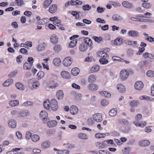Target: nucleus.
<instances>
[{
    "mask_svg": "<svg viewBox=\"0 0 154 154\" xmlns=\"http://www.w3.org/2000/svg\"><path fill=\"white\" fill-rule=\"evenodd\" d=\"M129 72L125 69L122 70L120 73V76L122 80H124L127 79L129 76Z\"/></svg>",
    "mask_w": 154,
    "mask_h": 154,
    "instance_id": "nucleus-1",
    "label": "nucleus"
},
{
    "mask_svg": "<svg viewBox=\"0 0 154 154\" xmlns=\"http://www.w3.org/2000/svg\"><path fill=\"white\" fill-rule=\"evenodd\" d=\"M50 107L53 111H57L58 108V105L57 102L55 99H52L50 103Z\"/></svg>",
    "mask_w": 154,
    "mask_h": 154,
    "instance_id": "nucleus-2",
    "label": "nucleus"
},
{
    "mask_svg": "<svg viewBox=\"0 0 154 154\" xmlns=\"http://www.w3.org/2000/svg\"><path fill=\"white\" fill-rule=\"evenodd\" d=\"M39 116L40 117L43 118V123H45L48 119L47 118L48 116V113L45 111H42L40 112Z\"/></svg>",
    "mask_w": 154,
    "mask_h": 154,
    "instance_id": "nucleus-3",
    "label": "nucleus"
},
{
    "mask_svg": "<svg viewBox=\"0 0 154 154\" xmlns=\"http://www.w3.org/2000/svg\"><path fill=\"white\" fill-rule=\"evenodd\" d=\"M143 87V84L141 81H138L136 82L134 84V88L137 90H141Z\"/></svg>",
    "mask_w": 154,
    "mask_h": 154,
    "instance_id": "nucleus-4",
    "label": "nucleus"
},
{
    "mask_svg": "<svg viewBox=\"0 0 154 154\" xmlns=\"http://www.w3.org/2000/svg\"><path fill=\"white\" fill-rule=\"evenodd\" d=\"M71 58L70 57H68L65 58L63 62V65L65 66H70L72 63Z\"/></svg>",
    "mask_w": 154,
    "mask_h": 154,
    "instance_id": "nucleus-5",
    "label": "nucleus"
},
{
    "mask_svg": "<svg viewBox=\"0 0 154 154\" xmlns=\"http://www.w3.org/2000/svg\"><path fill=\"white\" fill-rule=\"evenodd\" d=\"M93 119L97 122H99L102 120V116L100 113L95 114L93 116Z\"/></svg>",
    "mask_w": 154,
    "mask_h": 154,
    "instance_id": "nucleus-6",
    "label": "nucleus"
},
{
    "mask_svg": "<svg viewBox=\"0 0 154 154\" xmlns=\"http://www.w3.org/2000/svg\"><path fill=\"white\" fill-rule=\"evenodd\" d=\"M128 35L129 36L132 37H137L139 36L138 32L134 30L129 31L128 32Z\"/></svg>",
    "mask_w": 154,
    "mask_h": 154,
    "instance_id": "nucleus-7",
    "label": "nucleus"
},
{
    "mask_svg": "<svg viewBox=\"0 0 154 154\" xmlns=\"http://www.w3.org/2000/svg\"><path fill=\"white\" fill-rule=\"evenodd\" d=\"M122 5L128 9H131L134 7L133 4L126 1H124L122 3Z\"/></svg>",
    "mask_w": 154,
    "mask_h": 154,
    "instance_id": "nucleus-8",
    "label": "nucleus"
},
{
    "mask_svg": "<svg viewBox=\"0 0 154 154\" xmlns=\"http://www.w3.org/2000/svg\"><path fill=\"white\" fill-rule=\"evenodd\" d=\"M50 41L53 44H56L58 42V38L55 34H53L51 37Z\"/></svg>",
    "mask_w": 154,
    "mask_h": 154,
    "instance_id": "nucleus-9",
    "label": "nucleus"
},
{
    "mask_svg": "<svg viewBox=\"0 0 154 154\" xmlns=\"http://www.w3.org/2000/svg\"><path fill=\"white\" fill-rule=\"evenodd\" d=\"M57 10V6L56 5H51L49 8L48 11L51 13H55Z\"/></svg>",
    "mask_w": 154,
    "mask_h": 154,
    "instance_id": "nucleus-10",
    "label": "nucleus"
},
{
    "mask_svg": "<svg viewBox=\"0 0 154 154\" xmlns=\"http://www.w3.org/2000/svg\"><path fill=\"white\" fill-rule=\"evenodd\" d=\"M150 144V142L147 140H140L139 143V145L141 146H146Z\"/></svg>",
    "mask_w": 154,
    "mask_h": 154,
    "instance_id": "nucleus-11",
    "label": "nucleus"
},
{
    "mask_svg": "<svg viewBox=\"0 0 154 154\" xmlns=\"http://www.w3.org/2000/svg\"><path fill=\"white\" fill-rule=\"evenodd\" d=\"M8 124L10 127L12 128H15L17 125L16 121L13 119H10L8 122Z\"/></svg>",
    "mask_w": 154,
    "mask_h": 154,
    "instance_id": "nucleus-12",
    "label": "nucleus"
},
{
    "mask_svg": "<svg viewBox=\"0 0 154 154\" xmlns=\"http://www.w3.org/2000/svg\"><path fill=\"white\" fill-rule=\"evenodd\" d=\"M112 19L114 21H119L123 20V18L118 14H113L112 17Z\"/></svg>",
    "mask_w": 154,
    "mask_h": 154,
    "instance_id": "nucleus-13",
    "label": "nucleus"
},
{
    "mask_svg": "<svg viewBox=\"0 0 154 154\" xmlns=\"http://www.w3.org/2000/svg\"><path fill=\"white\" fill-rule=\"evenodd\" d=\"M70 111L71 113L73 115L76 114L78 111V108L75 106H71L70 109Z\"/></svg>",
    "mask_w": 154,
    "mask_h": 154,
    "instance_id": "nucleus-14",
    "label": "nucleus"
},
{
    "mask_svg": "<svg viewBox=\"0 0 154 154\" xmlns=\"http://www.w3.org/2000/svg\"><path fill=\"white\" fill-rule=\"evenodd\" d=\"M61 75L63 78L66 79H69L70 78V74L68 72L65 71H62L61 73Z\"/></svg>",
    "mask_w": 154,
    "mask_h": 154,
    "instance_id": "nucleus-15",
    "label": "nucleus"
},
{
    "mask_svg": "<svg viewBox=\"0 0 154 154\" xmlns=\"http://www.w3.org/2000/svg\"><path fill=\"white\" fill-rule=\"evenodd\" d=\"M117 88L119 92L122 93H124L126 90L124 86L121 83H119L117 85Z\"/></svg>",
    "mask_w": 154,
    "mask_h": 154,
    "instance_id": "nucleus-16",
    "label": "nucleus"
},
{
    "mask_svg": "<svg viewBox=\"0 0 154 154\" xmlns=\"http://www.w3.org/2000/svg\"><path fill=\"white\" fill-rule=\"evenodd\" d=\"M87 49V45L84 43H82L79 46V49L82 52L85 51Z\"/></svg>",
    "mask_w": 154,
    "mask_h": 154,
    "instance_id": "nucleus-17",
    "label": "nucleus"
},
{
    "mask_svg": "<svg viewBox=\"0 0 154 154\" xmlns=\"http://www.w3.org/2000/svg\"><path fill=\"white\" fill-rule=\"evenodd\" d=\"M29 115V112L28 110H25L22 111L20 113L19 116L21 117H26Z\"/></svg>",
    "mask_w": 154,
    "mask_h": 154,
    "instance_id": "nucleus-18",
    "label": "nucleus"
},
{
    "mask_svg": "<svg viewBox=\"0 0 154 154\" xmlns=\"http://www.w3.org/2000/svg\"><path fill=\"white\" fill-rule=\"evenodd\" d=\"M46 45L45 43L39 44L37 47V49L38 51H40L44 50L46 47Z\"/></svg>",
    "mask_w": 154,
    "mask_h": 154,
    "instance_id": "nucleus-19",
    "label": "nucleus"
},
{
    "mask_svg": "<svg viewBox=\"0 0 154 154\" xmlns=\"http://www.w3.org/2000/svg\"><path fill=\"white\" fill-rule=\"evenodd\" d=\"M88 89L91 91H96L98 89V87L95 84H91L88 85Z\"/></svg>",
    "mask_w": 154,
    "mask_h": 154,
    "instance_id": "nucleus-20",
    "label": "nucleus"
},
{
    "mask_svg": "<svg viewBox=\"0 0 154 154\" xmlns=\"http://www.w3.org/2000/svg\"><path fill=\"white\" fill-rule=\"evenodd\" d=\"M57 124V121L56 120H52L47 122L48 126L49 128L53 127L56 126Z\"/></svg>",
    "mask_w": 154,
    "mask_h": 154,
    "instance_id": "nucleus-21",
    "label": "nucleus"
},
{
    "mask_svg": "<svg viewBox=\"0 0 154 154\" xmlns=\"http://www.w3.org/2000/svg\"><path fill=\"white\" fill-rule=\"evenodd\" d=\"M61 62V60L58 58H54L53 61V63L54 65L56 66H59V65L60 64Z\"/></svg>",
    "mask_w": 154,
    "mask_h": 154,
    "instance_id": "nucleus-22",
    "label": "nucleus"
},
{
    "mask_svg": "<svg viewBox=\"0 0 154 154\" xmlns=\"http://www.w3.org/2000/svg\"><path fill=\"white\" fill-rule=\"evenodd\" d=\"M32 64H30L27 62H25L23 66V68L27 70H30L32 68Z\"/></svg>",
    "mask_w": 154,
    "mask_h": 154,
    "instance_id": "nucleus-23",
    "label": "nucleus"
},
{
    "mask_svg": "<svg viewBox=\"0 0 154 154\" xmlns=\"http://www.w3.org/2000/svg\"><path fill=\"white\" fill-rule=\"evenodd\" d=\"M143 56L145 58H149L151 59H154V56L152 54L148 53V52H146L143 53Z\"/></svg>",
    "mask_w": 154,
    "mask_h": 154,
    "instance_id": "nucleus-24",
    "label": "nucleus"
},
{
    "mask_svg": "<svg viewBox=\"0 0 154 154\" xmlns=\"http://www.w3.org/2000/svg\"><path fill=\"white\" fill-rule=\"evenodd\" d=\"M79 69L78 68L75 67L72 69L71 73L73 75L76 76L79 74Z\"/></svg>",
    "mask_w": 154,
    "mask_h": 154,
    "instance_id": "nucleus-25",
    "label": "nucleus"
},
{
    "mask_svg": "<svg viewBox=\"0 0 154 154\" xmlns=\"http://www.w3.org/2000/svg\"><path fill=\"white\" fill-rule=\"evenodd\" d=\"M85 43L89 47L91 46L92 45V41L91 39L89 38H86L84 40Z\"/></svg>",
    "mask_w": 154,
    "mask_h": 154,
    "instance_id": "nucleus-26",
    "label": "nucleus"
},
{
    "mask_svg": "<svg viewBox=\"0 0 154 154\" xmlns=\"http://www.w3.org/2000/svg\"><path fill=\"white\" fill-rule=\"evenodd\" d=\"M96 76L93 74L90 75L88 78V81L90 83L95 82L96 80Z\"/></svg>",
    "mask_w": 154,
    "mask_h": 154,
    "instance_id": "nucleus-27",
    "label": "nucleus"
},
{
    "mask_svg": "<svg viewBox=\"0 0 154 154\" xmlns=\"http://www.w3.org/2000/svg\"><path fill=\"white\" fill-rule=\"evenodd\" d=\"M14 82L13 80L8 79L3 84V85L5 87H7L10 85Z\"/></svg>",
    "mask_w": 154,
    "mask_h": 154,
    "instance_id": "nucleus-28",
    "label": "nucleus"
},
{
    "mask_svg": "<svg viewBox=\"0 0 154 154\" xmlns=\"http://www.w3.org/2000/svg\"><path fill=\"white\" fill-rule=\"evenodd\" d=\"M17 88L20 90H23L24 88V87L22 83L20 82H18L15 84Z\"/></svg>",
    "mask_w": 154,
    "mask_h": 154,
    "instance_id": "nucleus-29",
    "label": "nucleus"
},
{
    "mask_svg": "<svg viewBox=\"0 0 154 154\" xmlns=\"http://www.w3.org/2000/svg\"><path fill=\"white\" fill-rule=\"evenodd\" d=\"M100 63L102 65H106L109 63L108 60L106 58H101L99 60Z\"/></svg>",
    "mask_w": 154,
    "mask_h": 154,
    "instance_id": "nucleus-30",
    "label": "nucleus"
},
{
    "mask_svg": "<svg viewBox=\"0 0 154 154\" xmlns=\"http://www.w3.org/2000/svg\"><path fill=\"white\" fill-rule=\"evenodd\" d=\"M19 103V102L17 100H13L9 102V105L12 106H15Z\"/></svg>",
    "mask_w": 154,
    "mask_h": 154,
    "instance_id": "nucleus-31",
    "label": "nucleus"
},
{
    "mask_svg": "<svg viewBox=\"0 0 154 154\" xmlns=\"http://www.w3.org/2000/svg\"><path fill=\"white\" fill-rule=\"evenodd\" d=\"M53 0H46L43 4V5L44 8H47L51 4Z\"/></svg>",
    "mask_w": 154,
    "mask_h": 154,
    "instance_id": "nucleus-32",
    "label": "nucleus"
},
{
    "mask_svg": "<svg viewBox=\"0 0 154 154\" xmlns=\"http://www.w3.org/2000/svg\"><path fill=\"white\" fill-rule=\"evenodd\" d=\"M62 49L61 46L59 45H55L54 47V50L55 52L58 53L60 52Z\"/></svg>",
    "mask_w": 154,
    "mask_h": 154,
    "instance_id": "nucleus-33",
    "label": "nucleus"
},
{
    "mask_svg": "<svg viewBox=\"0 0 154 154\" xmlns=\"http://www.w3.org/2000/svg\"><path fill=\"white\" fill-rule=\"evenodd\" d=\"M99 93L100 95L103 96H111L109 93L105 91H99Z\"/></svg>",
    "mask_w": 154,
    "mask_h": 154,
    "instance_id": "nucleus-34",
    "label": "nucleus"
},
{
    "mask_svg": "<svg viewBox=\"0 0 154 154\" xmlns=\"http://www.w3.org/2000/svg\"><path fill=\"white\" fill-rule=\"evenodd\" d=\"M50 143L49 141H46L43 142L41 145L42 147L44 148H48L50 146Z\"/></svg>",
    "mask_w": 154,
    "mask_h": 154,
    "instance_id": "nucleus-35",
    "label": "nucleus"
},
{
    "mask_svg": "<svg viewBox=\"0 0 154 154\" xmlns=\"http://www.w3.org/2000/svg\"><path fill=\"white\" fill-rule=\"evenodd\" d=\"M44 106L45 108L47 109H49L50 105L49 100H46L44 103Z\"/></svg>",
    "mask_w": 154,
    "mask_h": 154,
    "instance_id": "nucleus-36",
    "label": "nucleus"
},
{
    "mask_svg": "<svg viewBox=\"0 0 154 154\" xmlns=\"http://www.w3.org/2000/svg\"><path fill=\"white\" fill-rule=\"evenodd\" d=\"M117 110L115 109H111L109 112V115L111 116H115L116 114Z\"/></svg>",
    "mask_w": 154,
    "mask_h": 154,
    "instance_id": "nucleus-37",
    "label": "nucleus"
},
{
    "mask_svg": "<svg viewBox=\"0 0 154 154\" xmlns=\"http://www.w3.org/2000/svg\"><path fill=\"white\" fill-rule=\"evenodd\" d=\"M99 69L100 67L99 65H95L91 68V72L93 73L97 72L99 70Z\"/></svg>",
    "mask_w": 154,
    "mask_h": 154,
    "instance_id": "nucleus-38",
    "label": "nucleus"
},
{
    "mask_svg": "<svg viewBox=\"0 0 154 154\" xmlns=\"http://www.w3.org/2000/svg\"><path fill=\"white\" fill-rule=\"evenodd\" d=\"M146 75L148 77H154V71L152 70H148L146 72Z\"/></svg>",
    "mask_w": 154,
    "mask_h": 154,
    "instance_id": "nucleus-39",
    "label": "nucleus"
},
{
    "mask_svg": "<svg viewBox=\"0 0 154 154\" xmlns=\"http://www.w3.org/2000/svg\"><path fill=\"white\" fill-rule=\"evenodd\" d=\"M92 38L96 42L98 43H100V42L102 41L103 40L102 37L100 36L98 37L94 36Z\"/></svg>",
    "mask_w": 154,
    "mask_h": 154,
    "instance_id": "nucleus-40",
    "label": "nucleus"
},
{
    "mask_svg": "<svg viewBox=\"0 0 154 154\" xmlns=\"http://www.w3.org/2000/svg\"><path fill=\"white\" fill-rule=\"evenodd\" d=\"M139 102L136 100H134L131 101L130 103L131 106L136 107L139 104Z\"/></svg>",
    "mask_w": 154,
    "mask_h": 154,
    "instance_id": "nucleus-41",
    "label": "nucleus"
},
{
    "mask_svg": "<svg viewBox=\"0 0 154 154\" xmlns=\"http://www.w3.org/2000/svg\"><path fill=\"white\" fill-rule=\"evenodd\" d=\"M142 5L143 7L146 9H149L151 7L150 4L147 2L143 3Z\"/></svg>",
    "mask_w": 154,
    "mask_h": 154,
    "instance_id": "nucleus-42",
    "label": "nucleus"
},
{
    "mask_svg": "<svg viewBox=\"0 0 154 154\" xmlns=\"http://www.w3.org/2000/svg\"><path fill=\"white\" fill-rule=\"evenodd\" d=\"M58 85L57 83H55L52 85H48L46 87V90L47 91H49L50 89H52L57 87Z\"/></svg>",
    "mask_w": 154,
    "mask_h": 154,
    "instance_id": "nucleus-43",
    "label": "nucleus"
},
{
    "mask_svg": "<svg viewBox=\"0 0 154 154\" xmlns=\"http://www.w3.org/2000/svg\"><path fill=\"white\" fill-rule=\"evenodd\" d=\"M77 41L76 39H74L71 41L69 44V46L71 48L74 47L76 44Z\"/></svg>",
    "mask_w": 154,
    "mask_h": 154,
    "instance_id": "nucleus-44",
    "label": "nucleus"
},
{
    "mask_svg": "<svg viewBox=\"0 0 154 154\" xmlns=\"http://www.w3.org/2000/svg\"><path fill=\"white\" fill-rule=\"evenodd\" d=\"M131 130V128L130 127H127L125 128L124 129L122 130V132L125 134H127L129 133Z\"/></svg>",
    "mask_w": 154,
    "mask_h": 154,
    "instance_id": "nucleus-45",
    "label": "nucleus"
},
{
    "mask_svg": "<svg viewBox=\"0 0 154 154\" xmlns=\"http://www.w3.org/2000/svg\"><path fill=\"white\" fill-rule=\"evenodd\" d=\"M39 139V136L36 134L33 135L32 137V140L33 141L36 142Z\"/></svg>",
    "mask_w": 154,
    "mask_h": 154,
    "instance_id": "nucleus-46",
    "label": "nucleus"
},
{
    "mask_svg": "<svg viewBox=\"0 0 154 154\" xmlns=\"http://www.w3.org/2000/svg\"><path fill=\"white\" fill-rule=\"evenodd\" d=\"M110 3L115 8H117L121 6L120 4L118 2L111 1L110 2Z\"/></svg>",
    "mask_w": 154,
    "mask_h": 154,
    "instance_id": "nucleus-47",
    "label": "nucleus"
},
{
    "mask_svg": "<svg viewBox=\"0 0 154 154\" xmlns=\"http://www.w3.org/2000/svg\"><path fill=\"white\" fill-rule=\"evenodd\" d=\"M82 8L85 11H88L91 8V7L88 5H86L82 6Z\"/></svg>",
    "mask_w": 154,
    "mask_h": 154,
    "instance_id": "nucleus-48",
    "label": "nucleus"
},
{
    "mask_svg": "<svg viewBox=\"0 0 154 154\" xmlns=\"http://www.w3.org/2000/svg\"><path fill=\"white\" fill-rule=\"evenodd\" d=\"M96 146L99 149H102L105 147V144H103L101 143L97 142L96 143Z\"/></svg>",
    "mask_w": 154,
    "mask_h": 154,
    "instance_id": "nucleus-49",
    "label": "nucleus"
},
{
    "mask_svg": "<svg viewBox=\"0 0 154 154\" xmlns=\"http://www.w3.org/2000/svg\"><path fill=\"white\" fill-rule=\"evenodd\" d=\"M122 38H116L115 40L114 44L116 45H120L122 44Z\"/></svg>",
    "mask_w": 154,
    "mask_h": 154,
    "instance_id": "nucleus-50",
    "label": "nucleus"
},
{
    "mask_svg": "<svg viewBox=\"0 0 154 154\" xmlns=\"http://www.w3.org/2000/svg\"><path fill=\"white\" fill-rule=\"evenodd\" d=\"M109 101L106 99H103L102 100L101 102V104L103 106L107 105L109 104Z\"/></svg>",
    "mask_w": 154,
    "mask_h": 154,
    "instance_id": "nucleus-51",
    "label": "nucleus"
},
{
    "mask_svg": "<svg viewBox=\"0 0 154 154\" xmlns=\"http://www.w3.org/2000/svg\"><path fill=\"white\" fill-rule=\"evenodd\" d=\"M79 137L81 139H87V135L84 133H80L79 135Z\"/></svg>",
    "mask_w": 154,
    "mask_h": 154,
    "instance_id": "nucleus-52",
    "label": "nucleus"
},
{
    "mask_svg": "<svg viewBox=\"0 0 154 154\" xmlns=\"http://www.w3.org/2000/svg\"><path fill=\"white\" fill-rule=\"evenodd\" d=\"M45 73L44 72L42 71L39 72L37 74L38 79H41L44 76Z\"/></svg>",
    "mask_w": 154,
    "mask_h": 154,
    "instance_id": "nucleus-53",
    "label": "nucleus"
},
{
    "mask_svg": "<svg viewBox=\"0 0 154 154\" xmlns=\"http://www.w3.org/2000/svg\"><path fill=\"white\" fill-rule=\"evenodd\" d=\"M142 115L140 114H138L135 118L136 120L135 121H137V122H139L142 119Z\"/></svg>",
    "mask_w": 154,
    "mask_h": 154,
    "instance_id": "nucleus-54",
    "label": "nucleus"
},
{
    "mask_svg": "<svg viewBox=\"0 0 154 154\" xmlns=\"http://www.w3.org/2000/svg\"><path fill=\"white\" fill-rule=\"evenodd\" d=\"M64 94L63 91L62 90L57 91L56 93V96H62Z\"/></svg>",
    "mask_w": 154,
    "mask_h": 154,
    "instance_id": "nucleus-55",
    "label": "nucleus"
},
{
    "mask_svg": "<svg viewBox=\"0 0 154 154\" xmlns=\"http://www.w3.org/2000/svg\"><path fill=\"white\" fill-rule=\"evenodd\" d=\"M15 2L18 6H21L24 4L23 0H15Z\"/></svg>",
    "mask_w": 154,
    "mask_h": 154,
    "instance_id": "nucleus-56",
    "label": "nucleus"
},
{
    "mask_svg": "<svg viewBox=\"0 0 154 154\" xmlns=\"http://www.w3.org/2000/svg\"><path fill=\"white\" fill-rule=\"evenodd\" d=\"M39 85V82L37 81L33 83L32 84V86L34 88H37Z\"/></svg>",
    "mask_w": 154,
    "mask_h": 154,
    "instance_id": "nucleus-57",
    "label": "nucleus"
},
{
    "mask_svg": "<svg viewBox=\"0 0 154 154\" xmlns=\"http://www.w3.org/2000/svg\"><path fill=\"white\" fill-rule=\"evenodd\" d=\"M55 131L56 130L55 129H51L47 132V134L49 136H51V134H54Z\"/></svg>",
    "mask_w": 154,
    "mask_h": 154,
    "instance_id": "nucleus-58",
    "label": "nucleus"
},
{
    "mask_svg": "<svg viewBox=\"0 0 154 154\" xmlns=\"http://www.w3.org/2000/svg\"><path fill=\"white\" fill-rule=\"evenodd\" d=\"M20 52L22 54H27V51L26 49L24 48H22L20 50Z\"/></svg>",
    "mask_w": 154,
    "mask_h": 154,
    "instance_id": "nucleus-59",
    "label": "nucleus"
},
{
    "mask_svg": "<svg viewBox=\"0 0 154 154\" xmlns=\"http://www.w3.org/2000/svg\"><path fill=\"white\" fill-rule=\"evenodd\" d=\"M59 154H69V152L67 150H61L60 151Z\"/></svg>",
    "mask_w": 154,
    "mask_h": 154,
    "instance_id": "nucleus-60",
    "label": "nucleus"
},
{
    "mask_svg": "<svg viewBox=\"0 0 154 154\" xmlns=\"http://www.w3.org/2000/svg\"><path fill=\"white\" fill-rule=\"evenodd\" d=\"M32 103L30 101L26 102L23 103V105L26 106H32Z\"/></svg>",
    "mask_w": 154,
    "mask_h": 154,
    "instance_id": "nucleus-61",
    "label": "nucleus"
},
{
    "mask_svg": "<svg viewBox=\"0 0 154 154\" xmlns=\"http://www.w3.org/2000/svg\"><path fill=\"white\" fill-rule=\"evenodd\" d=\"M97 11L99 13H101L103 12L104 11V8H103L98 7L97 8Z\"/></svg>",
    "mask_w": 154,
    "mask_h": 154,
    "instance_id": "nucleus-62",
    "label": "nucleus"
},
{
    "mask_svg": "<svg viewBox=\"0 0 154 154\" xmlns=\"http://www.w3.org/2000/svg\"><path fill=\"white\" fill-rule=\"evenodd\" d=\"M60 21L57 19V20L56 19L54 21V22H53V24L55 25L58 26L60 24Z\"/></svg>",
    "mask_w": 154,
    "mask_h": 154,
    "instance_id": "nucleus-63",
    "label": "nucleus"
},
{
    "mask_svg": "<svg viewBox=\"0 0 154 154\" xmlns=\"http://www.w3.org/2000/svg\"><path fill=\"white\" fill-rule=\"evenodd\" d=\"M99 153L101 154H109L110 152L108 151L103 150H100L99 151Z\"/></svg>",
    "mask_w": 154,
    "mask_h": 154,
    "instance_id": "nucleus-64",
    "label": "nucleus"
}]
</instances>
